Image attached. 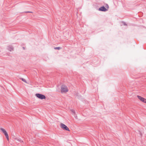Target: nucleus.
I'll return each instance as SVG.
<instances>
[{"label":"nucleus","mask_w":146,"mask_h":146,"mask_svg":"<svg viewBox=\"0 0 146 146\" xmlns=\"http://www.w3.org/2000/svg\"><path fill=\"white\" fill-rule=\"evenodd\" d=\"M68 91V89L66 86L63 85L61 86V91L62 93H65Z\"/></svg>","instance_id":"obj_1"},{"label":"nucleus","mask_w":146,"mask_h":146,"mask_svg":"<svg viewBox=\"0 0 146 146\" xmlns=\"http://www.w3.org/2000/svg\"><path fill=\"white\" fill-rule=\"evenodd\" d=\"M35 95L38 98L40 99H44L46 98L44 95L40 94H36Z\"/></svg>","instance_id":"obj_2"},{"label":"nucleus","mask_w":146,"mask_h":146,"mask_svg":"<svg viewBox=\"0 0 146 146\" xmlns=\"http://www.w3.org/2000/svg\"><path fill=\"white\" fill-rule=\"evenodd\" d=\"M61 128L63 129L68 131H70L68 128L63 123L61 124Z\"/></svg>","instance_id":"obj_3"},{"label":"nucleus","mask_w":146,"mask_h":146,"mask_svg":"<svg viewBox=\"0 0 146 146\" xmlns=\"http://www.w3.org/2000/svg\"><path fill=\"white\" fill-rule=\"evenodd\" d=\"M137 97L141 101L146 103V99L140 96H137Z\"/></svg>","instance_id":"obj_4"},{"label":"nucleus","mask_w":146,"mask_h":146,"mask_svg":"<svg viewBox=\"0 0 146 146\" xmlns=\"http://www.w3.org/2000/svg\"><path fill=\"white\" fill-rule=\"evenodd\" d=\"M99 10L100 11H106L108 10L104 6H103L100 7L99 9Z\"/></svg>","instance_id":"obj_5"},{"label":"nucleus","mask_w":146,"mask_h":146,"mask_svg":"<svg viewBox=\"0 0 146 146\" xmlns=\"http://www.w3.org/2000/svg\"><path fill=\"white\" fill-rule=\"evenodd\" d=\"M8 49L10 51H11L13 50V48L11 46H9L8 47Z\"/></svg>","instance_id":"obj_6"},{"label":"nucleus","mask_w":146,"mask_h":146,"mask_svg":"<svg viewBox=\"0 0 146 146\" xmlns=\"http://www.w3.org/2000/svg\"><path fill=\"white\" fill-rule=\"evenodd\" d=\"M1 130H2V131L3 132V133H4V135H6L8 134L6 131L3 129V128H1Z\"/></svg>","instance_id":"obj_7"},{"label":"nucleus","mask_w":146,"mask_h":146,"mask_svg":"<svg viewBox=\"0 0 146 146\" xmlns=\"http://www.w3.org/2000/svg\"><path fill=\"white\" fill-rule=\"evenodd\" d=\"M20 79L21 80H22L25 83H27V81L25 79L22 78H20Z\"/></svg>","instance_id":"obj_8"},{"label":"nucleus","mask_w":146,"mask_h":146,"mask_svg":"<svg viewBox=\"0 0 146 146\" xmlns=\"http://www.w3.org/2000/svg\"><path fill=\"white\" fill-rule=\"evenodd\" d=\"M55 49H58V50H60L61 49V48L60 47H56L54 48Z\"/></svg>","instance_id":"obj_9"},{"label":"nucleus","mask_w":146,"mask_h":146,"mask_svg":"<svg viewBox=\"0 0 146 146\" xmlns=\"http://www.w3.org/2000/svg\"><path fill=\"white\" fill-rule=\"evenodd\" d=\"M5 136H6V137L7 140H9V136H8V134H7L6 135H5Z\"/></svg>","instance_id":"obj_10"},{"label":"nucleus","mask_w":146,"mask_h":146,"mask_svg":"<svg viewBox=\"0 0 146 146\" xmlns=\"http://www.w3.org/2000/svg\"><path fill=\"white\" fill-rule=\"evenodd\" d=\"M71 111L72 112V114H74V115L75 114V111L74 110H71Z\"/></svg>","instance_id":"obj_11"},{"label":"nucleus","mask_w":146,"mask_h":146,"mask_svg":"<svg viewBox=\"0 0 146 146\" xmlns=\"http://www.w3.org/2000/svg\"><path fill=\"white\" fill-rule=\"evenodd\" d=\"M106 7L108 9L109 8V6L107 4H106Z\"/></svg>","instance_id":"obj_12"},{"label":"nucleus","mask_w":146,"mask_h":146,"mask_svg":"<svg viewBox=\"0 0 146 146\" xmlns=\"http://www.w3.org/2000/svg\"><path fill=\"white\" fill-rule=\"evenodd\" d=\"M123 23V24L125 25H127V24H126V23L124 22H122Z\"/></svg>","instance_id":"obj_13"},{"label":"nucleus","mask_w":146,"mask_h":146,"mask_svg":"<svg viewBox=\"0 0 146 146\" xmlns=\"http://www.w3.org/2000/svg\"><path fill=\"white\" fill-rule=\"evenodd\" d=\"M26 13H32V12H30V11H27L25 12Z\"/></svg>","instance_id":"obj_14"}]
</instances>
